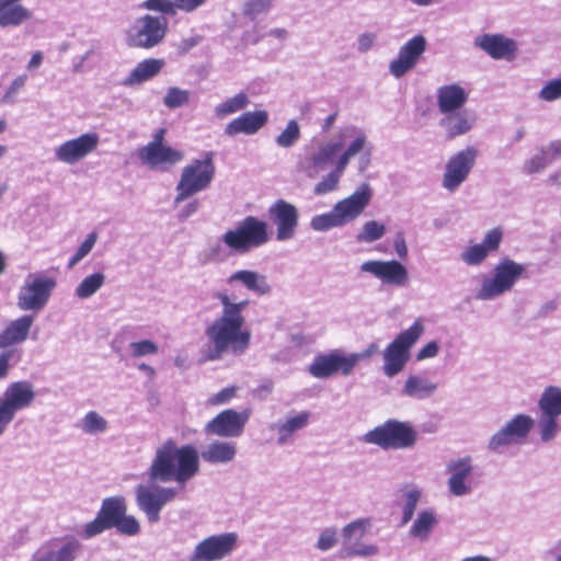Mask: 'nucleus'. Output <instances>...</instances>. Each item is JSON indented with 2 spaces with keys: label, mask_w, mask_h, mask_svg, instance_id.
I'll use <instances>...</instances> for the list:
<instances>
[{
  "label": "nucleus",
  "mask_w": 561,
  "mask_h": 561,
  "mask_svg": "<svg viewBox=\"0 0 561 561\" xmlns=\"http://www.w3.org/2000/svg\"><path fill=\"white\" fill-rule=\"evenodd\" d=\"M214 298L222 305V312L206 328L208 347L203 354L205 362L218 360L225 354L242 355L251 342V331L245 328V319L242 314L250 301L248 299L237 301L236 295L227 290L216 293Z\"/></svg>",
  "instance_id": "nucleus-1"
},
{
  "label": "nucleus",
  "mask_w": 561,
  "mask_h": 561,
  "mask_svg": "<svg viewBox=\"0 0 561 561\" xmlns=\"http://www.w3.org/2000/svg\"><path fill=\"white\" fill-rule=\"evenodd\" d=\"M198 453L193 445L179 447L173 439H168L157 449L149 476L156 481L174 480L185 483L198 472Z\"/></svg>",
  "instance_id": "nucleus-2"
},
{
  "label": "nucleus",
  "mask_w": 561,
  "mask_h": 561,
  "mask_svg": "<svg viewBox=\"0 0 561 561\" xmlns=\"http://www.w3.org/2000/svg\"><path fill=\"white\" fill-rule=\"evenodd\" d=\"M111 528H116L125 536H136L140 531L139 522L134 516L127 515V503L124 496L104 499L95 518L83 526L81 536L90 539Z\"/></svg>",
  "instance_id": "nucleus-3"
},
{
  "label": "nucleus",
  "mask_w": 561,
  "mask_h": 561,
  "mask_svg": "<svg viewBox=\"0 0 561 561\" xmlns=\"http://www.w3.org/2000/svg\"><path fill=\"white\" fill-rule=\"evenodd\" d=\"M370 191L363 185L348 197L337 202L329 213L312 217L310 226L316 231H327L358 218L370 202Z\"/></svg>",
  "instance_id": "nucleus-4"
},
{
  "label": "nucleus",
  "mask_w": 561,
  "mask_h": 561,
  "mask_svg": "<svg viewBox=\"0 0 561 561\" xmlns=\"http://www.w3.org/2000/svg\"><path fill=\"white\" fill-rule=\"evenodd\" d=\"M370 191L363 185L348 197L337 202L329 213L312 217L310 226L316 231H327L358 218L370 202Z\"/></svg>",
  "instance_id": "nucleus-5"
},
{
  "label": "nucleus",
  "mask_w": 561,
  "mask_h": 561,
  "mask_svg": "<svg viewBox=\"0 0 561 561\" xmlns=\"http://www.w3.org/2000/svg\"><path fill=\"white\" fill-rule=\"evenodd\" d=\"M221 240L234 253L245 254L268 242V226L255 216H247L232 229H228Z\"/></svg>",
  "instance_id": "nucleus-6"
},
{
  "label": "nucleus",
  "mask_w": 561,
  "mask_h": 561,
  "mask_svg": "<svg viewBox=\"0 0 561 561\" xmlns=\"http://www.w3.org/2000/svg\"><path fill=\"white\" fill-rule=\"evenodd\" d=\"M215 173L213 152H206L203 159H195L185 165L176 185L174 203L179 204L206 190L213 182Z\"/></svg>",
  "instance_id": "nucleus-7"
},
{
  "label": "nucleus",
  "mask_w": 561,
  "mask_h": 561,
  "mask_svg": "<svg viewBox=\"0 0 561 561\" xmlns=\"http://www.w3.org/2000/svg\"><path fill=\"white\" fill-rule=\"evenodd\" d=\"M424 332V327L420 320H416L409 329L404 330L387 345L383 350V373L388 377H393L403 370L410 359V350L416 343Z\"/></svg>",
  "instance_id": "nucleus-8"
},
{
  "label": "nucleus",
  "mask_w": 561,
  "mask_h": 561,
  "mask_svg": "<svg viewBox=\"0 0 561 561\" xmlns=\"http://www.w3.org/2000/svg\"><path fill=\"white\" fill-rule=\"evenodd\" d=\"M365 440L383 449H404L416 442V432L408 423L389 420L365 435Z\"/></svg>",
  "instance_id": "nucleus-9"
},
{
  "label": "nucleus",
  "mask_w": 561,
  "mask_h": 561,
  "mask_svg": "<svg viewBox=\"0 0 561 561\" xmlns=\"http://www.w3.org/2000/svg\"><path fill=\"white\" fill-rule=\"evenodd\" d=\"M168 32V20L164 16L145 14L133 23L126 32L129 47L150 49L159 45Z\"/></svg>",
  "instance_id": "nucleus-10"
},
{
  "label": "nucleus",
  "mask_w": 561,
  "mask_h": 561,
  "mask_svg": "<svg viewBox=\"0 0 561 561\" xmlns=\"http://www.w3.org/2000/svg\"><path fill=\"white\" fill-rule=\"evenodd\" d=\"M525 272L523 264L511 259L502 260L494 267L493 276L483 280L477 298L489 300L510 291Z\"/></svg>",
  "instance_id": "nucleus-11"
},
{
  "label": "nucleus",
  "mask_w": 561,
  "mask_h": 561,
  "mask_svg": "<svg viewBox=\"0 0 561 561\" xmlns=\"http://www.w3.org/2000/svg\"><path fill=\"white\" fill-rule=\"evenodd\" d=\"M167 128L157 129L152 136V140L146 146L138 148L137 156L140 161L150 169H167L184 158L181 150L174 149L165 144Z\"/></svg>",
  "instance_id": "nucleus-12"
},
{
  "label": "nucleus",
  "mask_w": 561,
  "mask_h": 561,
  "mask_svg": "<svg viewBox=\"0 0 561 561\" xmlns=\"http://www.w3.org/2000/svg\"><path fill=\"white\" fill-rule=\"evenodd\" d=\"M35 399L33 385L28 381L10 383L0 398V435L12 422L18 411L31 407Z\"/></svg>",
  "instance_id": "nucleus-13"
},
{
  "label": "nucleus",
  "mask_w": 561,
  "mask_h": 561,
  "mask_svg": "<svg viewBox=\"0 0 561 561\" xmlns=\"http://www.w3.org/2000/svg\"><path fill=\"white\" fill-rule=\"evenodd\" d=\"M56 280L51 277L30 275L18 295V307L23 311H39L47 304Z\"/></svg>",
  "instance_id": "nucleus-14"
},
{
  "label": "nucleus",
  "mask_w": 561,
  "mask_h": 561,
  "mask_svg": "<svg viewBox=\"0 0 561 561\" xmlns=\"http://www.w3.org/2000/svg\"><path fill=\"white\" fill-rule=\"evenodd\" d=\"M251 414L252 410L250 408L242 411L226 409L207 422L205 432L219 437H239L242 435Z\"/></svg>",
  "instance_id": "nucleus-15"
},
{
  "label": "nucleus",
  "mask_w": 561,
  "mask_h": 561,
  "mask_svg": "<svg viewBox=\"0 0 561 561\" xmlns=\"http://www.w3.org/2000/svg\"><path fill=\"white\" fill-rule=\"evenodd\" d=\"M357 363L358 356H345L334 351L329 354L317 355L309 365L308 371L312 377L319 379L329 378L337 373L347 376Z\"/></svg>",
  "instance_id": "nucleus-16"
},
{
  "label": "nucleus",
  "mask_w": 561,
  "mask_h": 561,
  "mask_svg": "<svg viewBox=\"0 0 561 561\" xmlns=\"http://www.w3.org/2000/svg\"><path fill=\"white\" fill-rule=\"evenodd\" d=\"M238 536L225 533L205 538L195 547L191 561H218L229 556L236 548Z\"/></svg>",
  "instance_id": "nucleus-17"
},
{
  "label": "nucleus",
  "mask_w": 561,
  "mask_h": 561,
  "mask_svg": "<svg viewBox=\"0 0 561 561\" xmlns=\"http://www.w3.org/2000/svg\"><path fill=\"white\" fill-rule=\"evenodd\" d=\"M533 426L534 420L530 416L517 414L490 438L489 448L497 451L507 446L522 444Z\"/></svg>",
  "instance_id": "nucleus-18"
},
{
  "label": "nucleus",
  "mask_w": 561,
  "mask_h": 561,
  "mask_svg": "<svg viewBox=\"0 0 561 561\" xmlns=\"http://www.w3.org/2000/svg\"><path fill=\"white\" fill-rule=\"evenodd\" d=\"M476 158L477 150L473 147H468L451 156L446 163L443 186L449 192L457 190L467 180L474 165Z\"/></svg>",
  "instance_id": "nucleus-19"
},
{
  "label": "nucleus",
  "mask_w": 561,
  "mask_h": 561,
  "mask_svg": "<svg viewBox=\"0 0 561 561\" xmlns=\"http://www.w3.org/2000/svg\"><path fill=\"white\" fill-rule=\"evenodd\" d=\"M271 222L276 227V239L286 241L294 238L298 228L299 213L296 206L277 199L267 210Z\"/></svg>",
  "instance_id": "nucleus-20"
},
{
  "label": "nucleus",
  "mask_w": 561,
  "mask_h": 561,
  "mask_svg": "<svg viewBox=\"0 0 561 561\" xmlns=\"http://www.w3.org/2000/svg\"><path fill=\"white\" fill-rule=\"evenodd\" d=\"M100 137L96 133H85L77 138L61 144L55 152L58 161L75 164L94 152L99 146Z\"/></svg>",
  "instance_id": "nucleus-21"
},
{
  "label": "nucleus",
  "mask_w": 561,
  "mask_h": 561,
  "mask_svg": "<svg viewBox=\"0 0 561 561\" xmlns=\"http://www.w3.org/2000/svg\"><path fill=\"white\" fill-rule=\"evenodd\" d=\"M365 145L366 136L364 134L357 135L348 147L340 154L335 163V169L314 186V194L323 195L334 191L339 184L340 176L346 169L351 158L362 151Z\"/></svg>",
  "instance_id": "nucleus-22"
},
{
  "label": "nucleus",
  "mask_w": 561,
  "mask_h": 561,
  "mask_svg": "<svg viewBox=\"0 0 561 561\" xmlns=\"http://www.w3.org/2000/svg\"><path fill=\"white\" fill-rule=\"evenodd\" d=\"M175 490L171 488L152 491L140 485L137 489L136 500L139 508L147 515L148 520L157 523L160 519V511L175 497Z\"/></svg>",
  "instance_id": "nucleus-23"
},
{
  "label": "nucleus",
  "mask_w": 561,
  "mask_h": 561,
  "mask_svg": "<svg viewBox=\"0 0 561 561\" xmlns=\"http://www.w3.org/2000/svg\"><path fill=\"white\" fill-rule=\"evenodd\" d=\"M426 49L423 35L410 38L399 50L398 57L390 62L389 70L396 78H401L412 70Z\"/></svg>",
  "instance_id": "nucleus-24"
},
{
  "label": "nucleus",
  "mask_w": 561,
  "mask_h": 561,
  "mask_svg": "<svg viewBox=\"0 0 561 561\" xmlns=\"http://www.w3.org/2000/svg\"><path fill=\"white\" fill-rule=\"evenodd\" d=\"M360 271L370 273L386 284L404 286L409 280L407 267L396 260L366 261L360 265Z\"/></svg>",
  "instance_id": "nucleus-25"
},
{
  "label": "nucleus",
  "mask_w": 561,
  "mask_h": 561,
  "mask_svg": "<svg viewBox=\"0 0 561 561\" xmlns=\"http://www.w3.org/2000/svg\"><path fill=\"white\" fill-rule=\"evenodd\" d=\"M474 44L493 59L513 60L517 50L516 42L502 34H483Z\"/></svg>",
  "instance_id": "nucleus-26"
},
{
  "label": "nucleus",
  "mask_w": 561,
  "mask_h": 561,
  "mask_svg": "<svg viewBox=\"0 0 561 561\" xmlns=\"http://www.w3.org/2000/svg\"><path fill=\"white\" fill-rule=\"evenodd\" d=\"M268 122V113L265 110L244 112L230 121L225 127V135L234 137L239 134L254 135Z\"/></svg>",
  "instance_id": "nucleus-27"
},
{
  "label": "nucleus",
  "mask_w": 561,
  "mask_h": 561,
  "mask_svg": "<svg viewBox=\"0 0 561 561\" xmlns=\"http://www.w3.org/2000/svg\"><path fill=\"white\" fill-rule=\"evenodd\" d=\"M502 238L503 232L500 228L490 230L482 243L470 245L461 253V260L470 266L481 264L491 252L497 251Z\"/></svg>",
  "instance_id": "nucleus-28"
},
{
  "label": "nucleus",
  "mask_w": 561,
  "mask_h": 561,
  "mask_svg": "<svg viewBox=\"0 0 561 561\" xmlns=\"http://www.w3.org/2000/svg\"><path fill=\"white\" fill-rule=\"evenodd\" d=\"M468 101V92L458 83L442 85L436 92V104L438 111L449 115L461 110Z\"/></svg>",
  "instance_id": "nucleus-29"
},
{
  "label": "nucleus",
  "mask_w": 561,
  "mask_h": 561,
  "mask_svg": "<svg viewBox=\"0 0 561 561\" xmlns=\"http://www.w3.org/2000/svg\"><path fill=\"white\" fill-rule=\"evenodd\" d=\"M369 525L368 520L358 519L352 522L343 529V537L345 541V554L347 557L354 556H373L377 553V547L374 545L363 546L359 548L354 547V545L363 539L366 534L367 526Z\"/></svg>",
  "instance_id": "nucleus-30"
},
{
  "label": "nucleus",
  "mask_w": 561,
  "mask_h": 561,
  "mask_svg": "<svg viewBox=\"0 0 561 561\" xmlns=\"http://www.w3.org/2000/svg\"><path fill=\"white\" fill-rule=\"evenodd\" d=\"M81 550V545L75 539H54L46 545V550L34 561H75Z\"/></svg>",
  "instance_id": "nucleus-31"
},
{
  "label": "nucleus",
  "mask_w": 561,
  "mask_h": 561,
  "mask_svg": "<svg viewBox=\"0 0 561 561\" xmlns=\"http://www.w3.org/2000/svg\"><path fill=\"white\" fill-rule=\"evenodd\" d=\"M34 317L24 314L10 321L0 332V348H7L12 345L21 344L27 340Z\"/></svg>",
  "instance_id": "nucleus-32"
},
{
  "label": "nucleus",
  "mask_w": 561,
  "mask_h": 561,
  "mask_svg": "<svg viewBox=\"0 0 561 561\" xmlns=\"http://www.w3.org/2000/svg\"><path fill=\"white\" fill-rule=\"evenodd\" d=\"M448 471L451 473L448 485L450 492L460 496L469 491V488L465 484V480L471 474L472 466L469 457L453 461L447 466Z\"/></svg>",
  "instance_id": "nucleus-33"
},
{
  "label": "nucleus",
  "mask_w": 561,
  "mask_h": 561,
  "mask_svg": "<svg viewBox=\"0 0 561 561\" xmlns=\"http://www.w3.org/2000/svg\"><path fill=\"white\" fill-rule=\"evenodd\" d=\"M32 16L31 10L24 5L0 0V27L21 25Z\"/></svg>",
  "instance_id": "nucleus-34"
},
{
  "label": "nucleus",
  "mask_w": 561,
  "mask_h": 561,
  "mask_svg": "<svg viewBox=\"0 0 561 561\" xmlns=\"http://www.w3.org/2000/svg\"><path fill=\"white\" fill-rule=\"evenodd\" d=\"M229 284L233 282L242 283L249 290L263 296L271 291V286L264 275L250 270H240L231 274L227 280Z\"/></svg>",
  "instance_id": "nucleus-35"
},
{
  "label": "nucleus",
  "mask_w": 561,
  "mask_h": 561,
  "mask_svg": "<svg viewBox=\"0 0 561 561\" xmlns=\"http://www.w3.org/2000/svg\"><path fill=\"white\" fill-rule=\"evenodd\" d=\"M163 66L164 61L162 59H145L137 64V66L133 69V71L126 78L125 84H141L156 77L161 71Z\"/></svg>",
  "instance_id": "nucleus-36"
},
{
  "label": "nucleus",
  "mask_w": 561,
  "mask_h": 561,
  "mask_svg": "<svg viewBox=\"0 0 561 561\" xmlns=\"http://www.w3.org/2000/svg\"><path fill=\"white\" fill-rule=\"evenodd\" d=\"M236 454L233 443L215 440L202 451L201 456L203 460L209 463H225L231 461Z\"/></svg>",
  "instance_id": "nucleus-37"
},
{
  "label": "nucleus",
  "mask_w": 561,
  "mask_h": 561,
  "mask_svg": "<svg viewBox=\"0 0 561 561\" xmlns=\"http://www.w3.org/2000/svg\"><path fill=\"white\" fill-rule=\"evenodd\" d=\"M346 134H341L339 139L335 141H329L323 145L316 153L309 157L310 167H312L316 171L318 169H322L330 161H332L343 149L344 147V136Z\"/></svg>",
  "instance_id": "nucleus-38"
},
{
  "label": "nucleus",
  "mask_w": 561,
  "mask_h": 561,
  "mask_svg": "<svg viewBox=\"0 0 561 561\" xmlns=\"http://www.w3.org/2000/svg\"><path fill=\"white\" fill-rule=\"evenodd\" d=\"M442 125L446 128V138L454 139L467 134L472 128L473 118L467 114H449L442 121Z\"/></svg>",
  "instance_id": "nucleus-39"
},
{
  "label": "nucleus",
  "mask_w": 561,
  "mask_h": 561,
  "mask_svg": "<svg viewBox=\"0 0 561 561\" xmlns=\"http://www.w3.org/2000/svg\"><path fill=\"white\" fill-rule=\"evenodd\" d=\"M538 405L545 415H561V388L556 386L547 387L541 394Z\"/></svg>",
  "instance_id": "nucleus-40"
},
{
  "label": "nucleus",
  "mask_w": 561,
  "mask_h": 561,
  "mask_svg": "<svg viewBox=\"0 0 561 561\" xmlns=\"http://www.w3.org/2000/svg\"><path fill=\"white\" fill-rule=\"evenodd\" d=\"M436 388V385L426 378L410 376L405 381L403 392L409 397L423 399L431 396Z\"/></svg>",
  "instance_id": "nucleus-41"
},
{
  "label": "nucleus",
  "mask_w": 561,
  "mask_h": 561,
  "mask_svg": "<svg viewBox=\"0 0 561 561\" xmlns=\"http://www.w3.org/2000/svg\"><path fill=\"white\" fill-rule=\"evenodd\" d=\"M437 524L436 516L431 511L421 512L410 528V535L421 540H427L432 529Z\"/></svg>",
  "instance_id": "nucleus-42"
},
{
  "label": "nucleus",
  "mask_w": 561,
  "mask_h": 561,
  "mask_svg": "<svg viewBox=\"0 0 561 561\" xmlns=\"http://www.w3.org/2000/svg\"><path fill=\"white\" fill-rule=\"evenodd\" d=\"M310 413L304 411L298 415L289 417L278 427V443L284 444L294 432L304 428L309 422Z\"/></svg>",
  "instance_id": "nucleus-43"
},
{
  "label": "nucleus",
  "mask_w": 561,
  "mask_h": 561,
  "mask_svg": "<svg viewBox=\"0 0 561 561\" xmlns=\"http://www.w3.org/2000/svg\"><path fill=\"white\" fill-rule=\"evenodd\" d=\"M249 104V98L244 92H240L234 96L226 100L215 107V114L217 117H226L244 110Z\"/></svg>",
  "instance_id": "nucleus-44"
},
{
  "label": "nucleus",
  "mask_w": 561,
  "mask_h": 561,
  "mask_svg": "<svg viewBox=\"0 0 561 561\" xmlns=\"http://www.w3.org/2000/svg\"><path fill=\"white\" fill-rule=\"evenodd\" d=\"M105 276L102 273H94L87 276L76 288L79 298H88L95 294L104 284Z\"/></svg>",
  "instance_id": "nucleus-45"
},
{
  "label": "nucleus",
  "mask_w": 561,
  "mask_h": 561,
  "mask_svg": "<svg viewBox=\"0 0 561 561\" xmlns=\"http://www.w3.org/2000/svg\"><path fill=\"white\" fill-rule=\"evenodd\" d=\"M386 233V226L376 220L366 221L363 225L360 232L357 233L356 240L358 242H374L383 237Z\"/></svg>",
  "instance_id": "nucleus-46"
},
{
  "label": "nucleus",
  "mask_w": 561,
  "mask_h": 561,
  "mask_svg": "<svg viewBox=\"0 0 561 561\" xmlns=\"http://www.w3.org/2000/svg\"><path fill=\"white\" fill-rule=\"evenodd\" d=\"M190 101L191 92L188 90H183L178 87L169 88L163 98V104L171 110L184 106L188 104Z\"/></svg>",
  "instance_id": "nucleus-47"
},
{
  "label": "nucleus",
  "mask_w": 561,
  "mask_h": 561,
  "mask_svg": "<svg viewBox=\"0 0 561 561\" xmlns=\"http://www.w3.org/2000/svg\"><path fill=\"white\" fill-rule=\"evenodd\" d=\"M300 137V128L296 121L287 123L286 128L277 136L276 144L283 148L291 147Z\"/></svg>",
  "instance_id": "nucleus-48"
},
{
  "label": "nucleus",
  "mask_w": 561,
  "mask_h": 561,
  "mask_svg": "<svg viewBox=\"0 0 561 561\" xmlns=\"http://www.w3.org/2000/svg\"><path fill=\"white\" fill-rule=\"evenodd\" d=\"M140 8L165 15H175L179 9L175 0H146L140 4Z\"/></svg>",
  "instance_id": "nucleus-49"
},
{
  "label": "nucleus",
  "mask_w": 561,
  "mask_h": 561,
  "mask_svg": "<svg viewBox=\"0 0 561 561\" xmlns=\"http://www.w3.org/2000/svg\"><path fill=\"white\" fill-rule=\"evenodd\" d=\"M421 493L417 489H411L405 493V503L401 525H407L413 517Z\"/></svg>",
  "instance_id": "nucleus-50"
},
{
  "label": "nucleus",
  "mask_w": 561,
  "mask_h": 561,
  "mask_svg": "<svg viewBox=\"0 0 561 561\" xmlns=\"http://www.w3.org/2000/svg\"><path fill=\"white\" fill-rule=\"evenodd\" d=\"M557 417L558 416L545 415L541 413L539 427L541 439L543 442H548L554 437L558 430Z\"/></svg>",
  "instance_id": "nucleus-51"
},
{
  "label": "nucleus",
  "mask_w": 561,
  "mask_h": 561,
  "mask_svg": "<svg viewBox=\"0 0 561 561\" xmlns=\"http://www.w3.org/2000/svg\"><path fill=\"white\" fill-rule=\"evenodd\" d=\"M96 241V233H90L87 239L80 244L76 253L71 256L68 262V268H72L77 265L89 252L92 250Z\"/></svg>",
  "instance_id": "nucleus-52"
},
{
  "label": "nucleus",
  "mask_w": 561,
  "mask_h": 561,
  "mask_svg": "<svg viewBox=\"0 0 561 561\" xmlns=\"http://www.w3.org/2000/svg\"><path fill=\"white\" fill-rule=\"evenodd\" d=\"M106 425V421L94 411L88 412L83 419V430L88 433L104 432Z\"/></svg>",
  "instance_id": "nucleus-53"
},
{
  "label": "nucleus",
  "mask_w": 561,
  "mask_h": 561,
  "mask_svg": "<svg viewBox=\"0 0 561 561\" xmlns=\"http://www.w3.org/2000/svg\"><path fill=\"white\" fill-rule=\"evenodd\" d=\"M131 355L134 357H141L146 355H152L158 353V345L150 340H142L139 342H133L130 344Z\"/></svg>",
  "instance_id": "nucleus-54"
},
{
  "label": "nucleus",
  "mask_w": 561,
  "mask_h": 561,
  "mask_svg": "<svg viewBox=\"0 0 561 561\" xmlns=\"http://www.w3.org/2000/svg\"><path fill=\"white\" fill-rule=\"evenodd\" d=\"M539 98L543 101H554L561 98V79L549 81L539 92Z\"/></svg>",
  "instance_id": "nucleus-55"
},
{
  "label": "nucleus",
  "mask_w": 561,
  "mask_h": 561,
  "mask_svg": "<svg viewBox=\"0 0 561 561\" xmlns=\"http://www.w3.org/2000/svg\"><path fill=\"white\" fill-rule=\"evenodd\" d=\"M237 392H238V387H236V386H230V387L224 388L219 392L213 394L208 399V403L210 405H220V404L228 403L237 396Z\"/></svg>",
  "instance_id": "nucleus-56"
},
{
  "label": "nucleus",
  "mask_w": 561,
  "mask_h": 561,
  "mask_svg": "<svg viewBox=\"0 0 561 561\" xmlns=\"http://www.w3.org/2000/svg\"><path fill=\"white\" fill-rule=\"evenodd\" d=\"M271 7V0H249L243 8V13L250 18L266 12Z\"/></svg>",
  "instance_id": "nucleus-57"
},
{
  "label": "nucleus",
  "mask_w": 561,
  "mask_h": 561,
  "mask_svg": "<svg viewBox=\"0 0 561 561\" xmlns=\"http://www.w3.org/2000/svg\"><path fill=\"white\" fill-rule=\"evenodd\" d=\"M335 541H336L335 530L331 529V528H327L321 533V535L318 539V542H317V548L322 551L329 550L330 548H332L334 546Z\"/></svg>",
  "instance_id": "nucleus-58"
},
{
  "label": "nucleus",
  "mask_w": 561,
  "mask_h": 561,
  "mask_svg": "<svg viewBox=\"0 0 561 561\" xmlns=\"http://www.w3.org/2000/svg\"><path fill=\"white\" fill-rule=\"evenodd\" d=\"M26 80H27L26 75H21L18 78H15L12 81V83L10 84V87L8 88V90L3 96V101L4 102L12 101L14 99V96L16 95V93L25 85Z\"/></svg>",
  "instance_id": "nucleus-59"
},
{
  "label": "nucleus",
  "mask_w": 561,
  "mask_h": 561,
  "mask_svg": "<svg viewBox=\"0 0 561 561\" xmlns=\"http://www.w3.org/2000/svg\"><path fill=\"white\" fill-rule=\"evenodd\" d=\"M13 356V351H5L0 353V380L5 379L10 370V359Z\"/></svg>",
  "instance_id": "nucleus-60"
},
{
  "label": "nucleus",
  "mask_w": 561,
  "mask_h": 561,
  "mask_svg": "<svg viewBox=\"0 0 561 561\" xmlns=\"http://www.w3.org/2000/svg\"><path fill=\"white\" fill-rule=\"evenodd\" d=\"M438 353V345L436 342H430L424 345L417 353L416 359L423 360L436 356Z\"/></svg>",
  "instance_id": "nucleus-61"
},
{
  "label": "nucleus",
  "mask_w": 561,
  "mask_h": 561,
  "mask_svg": "<svg viewBox=\"0 0 561 561\" xmlns=\"http://www.w3.org/2000/svg\"><path fill=\"white\" fill-rule=\"evenodd\" d=\"M179 10L192 12L203 5L207 0H175Z\"/></svg>",
  "instance_id": "nucleus-62"
},
{
  "label": "nucleus",
  "mask_w": 561,
  "mask_h": 561,
  "mask_svg": "<svg viewBox=\"0 0 561 561\" xmlns=\"http://www.w3.org/2000/svg\"><path fill=\"white\" fill-rule=\"evenodd\" d=\"M393 247L400 259L404 260L408 256L407 243L401 232L396 236Z\"/></svg>",
  "instance_id": "nucleus-63"
},
{
  "label": "nucleus",
  "mask_w": 561,
  "mask_h": 561,
  "mask_svg": "<svg viewBox=\"0 0 561 561\" xmlns=\"http://www.w3.org/2000/svg\"><path fill=\"white\" fill-rule=\"evenodd\" d=\"M375 43V35L371 33L362 34L358 37V49L363 53L368 51Z\"/></svg>",
  "instance_id": "nucleus-64"
}]
</instances>
